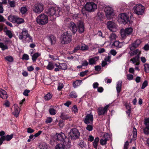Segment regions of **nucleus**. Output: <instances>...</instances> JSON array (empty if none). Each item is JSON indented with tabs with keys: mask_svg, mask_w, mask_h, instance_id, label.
Returning <instances> with one entry per match:
<instances>
[{
	"mask_svg": "<svg viewBox=\"0 0 149 149\" xmlns=\"http://www.w3.org/2000/svg\"><path fill=\"white\" fill-rule=\"evenodd\" d=\"M145 71L146 72H149V65L146 63L144 65Z\"/></svg>",
	"mask_w": 149,
	"mask_h": 149,
	"instance_id": "45",
	"label": "nucleus"
},
{
	"mask_svg": "<svg viewBox=\"0 0 149 149\" xmlns=\"http://www.w3.org/2000/svg\"><path fill=\"white\" fill-rule=\"evenodd\" d=\"M148 85V83L147 81H145L143 84L142 85L141 87L142 89H144Z\"/></svg>",
	"mask_w": 149,
	"mask_h": 149,
	"instance_id": "56",
	"label": "nucleus"
},
{
	"mask_svg": "<svg viewBox=\"0 0 149 149\" xmlns=\"http://www.w3.org/2000/svg\"><path fill=\"white\" fill-rule=\"evenodd\" d=\"M3 105L6 107H9L10 105V103L9 101L6 100L5 101L4 103L3 104Z\"/></svg>",
	"mask_w": 149,
	"mask_h": 149,
	"instance_id": "57",
	"label": "nucleus"
},
{
	"mask_svg": "<svg viewBox=\"0 0 149 149\" xmlns=\"http://www.w3.org/2000/svg\"><path fill=\"white\" fill-rule=\"evenodd\" d=\"M99 141V139L98 137L96 138L93 143L94 147L96 149L97 148V145Z\"/></svg>",
	"mask_w": 149,
	"mask_h": 149,
	"instance_id": "33",
	"label": "nucleus"
},
{
	"mask_svg": "<svg viewBox=\"0 0 149 149\" xmlns=\"http://www.w3.org/2000/svg\"><path fill=\"white\" fill-rule=\"evenodd\" d=\"M18 37L24 43L32 42L33 41L32 37L28 34V31L25 29L22 30V32L19 35Z\"/></svg>",
	"mask_w": 149,
	"mask_h": 149,
	"instance_id": "2",
	"label": "nucleus"
},
{
	"mask_svg": "<svg viewBox=\"0 0 149 149\" xmlns=\"http://www.w3.org/2000/svg\"><path fill=\"white\" fill-rule=\"evenodd\" d=\"M122 85V82L118 81L117 82L116 86L117 92L119 93L121 91V88Z\"/></svg>",
	"mask_w": 149,
	"mask_h": 149,
	"instance_id": "28",
	"label": "nucleus"
},
{
	"mask_svg": "<svg viewBox=\"0 0 149 149\" xmlns=\"http://www.w3.org/2000/svg\"><path fill=\"white\" fill-rule=\"evenodd\" d=\"M48 40L51 45H54L56 42V38L53 35H51L49 37Z\"/></svg>",
	"mask_w": 149,
	"mask_h": 149,
	"instance_id": "24",
	"label": "nucleus"
},
{
	"mask_svg": "<svg viewBox=\"0 0 149 149\" xmlns=\"http://www.w3.org/2000/svg\"><path fill=\"white\" fill-rule=\"evenodd\" d=\"M48 16L44 14H40L37 17L36 19L37 23L41 25L47 24L48 22Z\"/></svg>",
	"mask_w": 149,
	"mask_h": 149,
	"instance_id": "3",
	"label": "nucleus"
},
{
	"mask_svg": "<svg viewBox=\"0 0 149 149\" xmlns=\"http://www.w3.org/2000/svg\"><path fill=\"white\" fill-rule=\"evenodd\" d=\"M133 30V29L131 27L127 28L125 29H121L120 31L121 37L123 39L125 38L127 36L132 34Z\"/></svg>",
	"mask_w": 149,
	"mask_h": 149,
	"instance_id": "8",
	"label": "nucleus"
},
{
	"mask_svg": "<svg viewBox=\"0 0 149 149\" xmlns=\"http://www.w3.org/2000/svg\"><path fill=\"white\" fill-rule=\"evenodd\" d=\"M88 72V70H86L84 71L81 72L79 74V76L81 77H84V76L86 75Z\"/></svg>",
	"mask_w": 149,
	"mask_h": 149,
	"instance_id": "46",
	"label": "nucleus"
},
{
	"mask_svg": "<svg viewBox=\"0 0 149 149\" xmlns=\"http://www.w3.org/2000/svg\"><path fill=\"white\" fill-rule=\"evenodd\" d=\"M69 136L72 139L74 140L78 138L80 135V133L76 128L72 129L69 133Z\"/></svg>",
	"mask_w": 149,
	"mask_h": 149,
	"instance_id": "7",
	"label": "nucleus"
},
{
	"mask_svg": "<svg viewBox=\"0 0 149 149\" xmlns=\"http://www.w3.org/2000/svg\"><path fill=\"white\" fill-rule=\"evenodd\" d=\"M40 149H47V146L45 143H42L40 146Z\"/></svg>",
	"mask_w": 149,
	"mask_h": 149,
	"instance_id": "48",
	"label": "nucleus"
},
{
	"mask_svg": "<svg viewBox=\"0 0 149 149\" xmlns=\"http://www.w3.org/2000/svg\"><path fill=\"white\" fill-rule=\"evenodd\" d=\"M72 36L68 31L65 32L61 36V42L62 44L69 43L72 40Z\"/></svg>",
	"mask_w": 149,
	"mask_h": 149,
	"instance_id": "4",
	"label": "nucleus"
},
{
	"mask_svg": "<svg viewBox=\"0 0 149 149\" xmlns=\"http://www.w3.org/2000/svg\"><path fill=\"white\" fill-rule=\"evenodd\" d=\"M24 22V20L22 18H20L17 16L16 19L15 20V23L18 24H20Z\"/></svg>",
	"mask_w": 149,
	"mask_h": 149,
	"instance_id": "32",
	"label": "nucleus"
},
{
	"mask_svg": "<svg viewBox=\"0 0 149 149\" xmlns=\"http://www.w3.org/2000/svg\"><path fill=\"white\" fill-rule=\"evenodd\" d=\"M63 84L62 83H59L58 86V89L60 91L63 88Z\"/></svg>",
	"mask_w": 149,
	"mask_h": 149,
	"instance_id": "58",
	"label": "nucleus"
},
{
	"mask_svg": "<svg viewBox=\"0 0 149 149\" xmlns=\"http://www.w3.org/2000/svg\"><path fill=\"white\" fill-rule=\"evenodd\" d=\"M109 106V104H108L105 106L104 107H100L98 109L97 113L99 115H104L107 112V109Z\"/></svg>",
	"mask_w": 149,
	"mask_h": 149,
	"instance_id": "15",
	"label": "nucleus"
},
{
	"mask_svg": "<svg viewBox=\"0 0 149 149\" xmlns=\"http://www.w3.org/2000/svg\"><path fill=\"white\" fill-rule=\"evenodd\" d=\"M109 138L110 136L109 134H105L100 140V143L101 145L102 146L106 145L107 143V141L109 140Z\"/></svg>",
	"mask_w": 149,
	"mask_h": 149,
	"instance_id": "16",
	"label": "nucleus"
},
{
	"mask_svg": "<svg viewBox=\"0 0 149 149\" xmlns=\"http://www.w3.org/2000/svg\"><path fill=\"white\" fill-rule=\"evenodd\" d=\"M111 57V56L109 55L105 57V60L106 61L110 62Z\"/></svg>",
	"mask_w": 149,
	"mask_h": 149,
	"instance_id": "61",
	"label": "nucleus"
},
{
	"mask_svg": "<svg viewBox=\"0 0 149 149\" xmlns=\"http://www.w3.org/2000/svg\"><path fill=\"white\" fill-rule=\"evenodd\" d=\"M52 97V95L49 93H48L44 96L45 99L46 100L50 99Z\"/></svg>",
	"mask_w": 149,
	"mask_h": 149,
	"instance_id": "44",
	"label": "nucleus"
},
{
	"mask_svg": "<svg viewBox=\"0 0 149 149\" xmlns=\"http://www.w3.org/2000/svg\"><path fill=\"white\" fill-rule=\"evenodd\" d=\"M145 125L147 128L149 129V119H147L145 121Z\"/></svg>",
	"mask_w": 149,
	"mask_h": 149,
	"instance_id": "59",
	"label": "nucleus"
},
{
	"mask_svg": "<svg viewBox=\"0 0 149 149\" xmlns=\"http://www.w3.org/2000/svg\"><path fill=\"white\" fill-rule=\"evenodd\" d=\"M9 4L10 6L11 7H14L15 6V3L14 1H9Z\"/></svg>",
	"mask_w": 149,
	"mask_h": 149,
	"instance_id": "64",
	"label": "nucleus"
},
{
	"mask_svg": "<svg viewBox=\"0 0 149 149\" xmlns=\"http://www.w3.org/2000/svg\"><path fill=\"white\" fill-rule=\"evenodd\" d=\"M141 43V41L139 39L137 40L134 43L132 44L131 45L132 47H130V49L131 50L133 49L132 48L133 47L135 48L137 47Z\"/></svg>",
	"mask_w": 149,
	"mask_h": 149,
	"instance_id": "25",
	"label": "nucleus"
},
{
	"mask_svg": "<svg viewBox=\"0 0 149 149\" xmlns=\"http://www.w3.org/2000/svg\"><path fill=\"white\" fill-rule=\"evenodd\" d=\"M1 97L3 99H6L8 97L7 93L5 90L1 89Z\"/></svg>",
	"mask_w": 149,
	"mask_h": 149,
	"instance_id": "27",
	"label": "nucleus"
},
{
	"mask_svg": "<svg viewBox=\"0 0 149 149\" xmlns=\"http://www.w3.org/2000/svg\"><path fill=\"white\" fill-rule=\"evenodd\" d=\"M70 97L73 98H76L77 97V95L76 93L74 91L70 93Z\"/></svg>",
	"mask_w": 149,
	"mask_h": 149,
	"instance_id": "47",
	"label": "nucleus"
},
{
	"mask_svg": "<svg viewBox=\"0 0 149 149\" xmlns=\"http://www.w3.org/2000/svg\"><path fill=\"white\" fill-rule=\"evenodd\" d=\"M141 52L138 49H136L131 52V55H137V56L139 55L140 54Z\"/></svg>",
	"mask_w": 149,
	"mask_h": 149,
	"instance_id": "39",
	"label": "nucleus"
},
{
	"mask_svg": "<svg viewBox=\"0 0 149 149\" xmlns=\"http://www.w3.org/2000/svg\"><path fill=\"white\" fill-rule=\"evenodd\" d=\"M5 132L3 131L1 132V145L2 143V141L5 140L9 141L13 137V134L8 135L6 136L4 135Z\"/></svg>",
	"mask_w": 149,
	"mask_h": 149,
	"instance_id": "12",
	"label": "nucleus"
},
{
	"mask_svg": "<svg viewBox=\"0 0 149 149\" xmlns=\"http://www.w3.org/2000/svg\"><path fill=\"white\" fill-rule=\"evenodd\" d=\"M113 43V45L117 47L118 48H121L123 45V44L122 43L118 41H114Z\"/></svg>",
	"mask_w": 149,
	"mask_h": 149,
	"instance_id": "35",
	"label": "nucleus"
},
{
	"mask_svg": "<svg viewBox=\"0 0 149 149\" xmlns=\"http://www.w3.org/2000/svg\"><path fill=\"white\" fill-rule=\"evenodd\" d=\"M65 144L59 143L55 147V149H64Z\"/></svg>",
	"mask_w": 149,
	"mask_h": 149,
	"instance_id": "36",
	"label": "nucleus"
},
{
	"mask_svg": "<svg viewBox=\"0 0 149 149\" xmlns=\"http://www.w3.org/2000/svg\"><path fill=\"white\" fill-rule=\"evenodd\" d=\"M85 8L86 10L92 12L97 9V6L93 2H89L86 3Z\"/></svg>",
	"mask_w": 149,
	"mask_h": 149,
	"instance_id": "10",
	"label": "nucleus"
},
{
	"mask_svg": "<svg viewBox=\"0 0 149 149\" xmlns=\"http://www.w3.org/2000/svg\"><path fill=\"white\" fill-rule=\"evenodd\" d=\"M134 9L136 14L141 15L144 12L145 8L141 4H137L134 7Z\"/></svg>",
	"mask_w": 149,
	"mask_h": 149,
	"instance_id": "6",
	"label": "nucleus"
},
{
	"mask_svg": "<svg viewBox=\"0 0 149 149\" xmlns=\"http://www.w3.org/2000/svg\"><path fill=\"white\" fill-rule=\"evenodd\" d=\"M139 56H136L135 57L131 58L130 60V61L135 65H138L139 64Z\"/></svg>",
	"mask_w": 149,
	"mask_h": 149,
	"instance_id": "23",
	"label": "nucleus"
},
{
	"mask_svg": "<svg viewBox=\"0 0 149 149\" xmlns=\"http://www.w3.org/2000/svg\"><path fill=\"white\" fill-rule=\"evenodd\" d=\"M52 120V119L51 117H48L47 118L45 122L46 123H51Z\"/></svg>",
	"mask_w": 149,
	"mask_h": 149,
	"instance_id": "60",
	"label": "nucleus"
},
{
	"mask_svg": "<svg viewBox=\"0 0 149 149\" xmlns=\"http://www.w3.org/2000/svg\"><path fill=\"white\" fill-rule=\"evenodd\" d=\"M55 66L56 67L54 69L55 71L58 72L61 70V66L59 63H55Z\"/></svg>",
	"mask_w": 149,
	"mask_h": 149,
	"instance_id": "31",
	"label": "nucleus"
},
{
	"mask_svg": "<svg viewBox=\"0 0 149 149\" xmlns=\"http://www.w3.org/2000/svg\"><path fill=\"white\" fill-rule=\"evenodd\" d=\"M44 6L40 3L35 4L33 8V11L36 13H40L44 10Z\"/></svg>",
	"mask_w": 149,
	"mask_h": 149,
	"instance_id": "9",
	"label": "nucleus"
},
{
	"mask_svg": "<svg viewBox=\"0 0 149 149\" xmlns=\"http://www.w3.org/2000/svg\"><path fill=\"white\" fill-rule=\"evenodd\" d=\"M4 32H5L6 35H7L10 38H11L13 37V35L11 31L8 30H4Z\"/></svg>",
	"mask_w": 149,
	"mask_h": 149,
	"instance_id": "38",
	"label": "nucleus"
},
{
	"mask_svg": "<svg viewBox=\"0 0 149 149\" xmlns=\"http://www.w3.org/2000/svg\"><path fill=\"white\" fill-rule=\"evenodd\" d=\"M5 59L7 61L10 62H13V57L10 56H6L5 58Z\"/></svg>",
	"mask_w": 149,
	"mask_h": 149,
	"instance_id": "41",
	"label": "nucleus"
},
{
	"mask_svg": "<svg viewBox=\"0 0 149 149\" xmlns=\"http://www.w3.org/2000/svg\"><path fill=\"white\" fill-rule=\"evenodd\" d=\"M82 82L81 80H76L73 83V86L74 88H76L77 86H79L82 83Z\"/></svg>",
	"mask_w": 149,
	"mask_h": 149,
	"instance_id": "30",
	"label": "nucleus"
},
{
	"mask_svg": "<svg viewBox=\"0 0 149 149\" xmlns=\"http://www.w3.org/2000/svg\"><path fill=\"white\" fill-rule=\"evenodd\" d=\"M17 17V16L14 15H10L8 18V20L13 23H15V20Z\"/></svg>",
	"mask_w": 149,
	"mask_h": 149,
	"instance_id": "29",
	"label": "nucleus"
},
{
	"mask_svg": "<svg viewBox=\"0 0 149 149\" xmlns=\"http://www.w3.org/2000/svg\"><path fill=\"white\" fill-rule=\"evenodd\" d=\"M86 129L88 131H91L93 129V126L91 125H88Z\"/></svg>",
	"mask_w": 149,
	"mask_h": 149,
	"instance_id": "49",
	"label": "nucleus"
},
{
	"mask_svg": "<svg viewBox=\"0 0 149 149\" xmlns=\"http://www.w3.org/2000/svg\"><path fill=\"white\" fill-rule=\"evenodd\" d=\"M69 28L72 32L74 34L77 31V28L76 24L73 22H71L69 24Z\"/></svg>",
	"mask_w": 149,
	"mask_h": 149,
	"instance_id": "19",
	"label": "nucleus"
},
{
	"mask_svg": "<svg viewBox=\"0 0 149 149\" xmlns=\"http://www.w3.org/2000/svg\"><path fill=\"white\" fill-rule=\"evenodd\" d=\"M81 49L82 50H87L88 49V47L87 46L85 45H83L81 47Z\"/></svg>",
	"mask_w": 149,
	"mask_h": 149,
	"instance_id": "51",
	"label": "nucleus"
},
{
	"mask_svg": "<svg viewBox=\"0 0 149 149\" xmlns=\"http://www.w3.org/2000/svg\"><path fill=\"white\" fill-rule=\"evenodd\" d=\"M133 140H135L137 136V131L136 129L135 128V127H133Z\"/></svg>",
	"mask_w": 149,
	"mask_h": 149,
	"instance_id": "40",
	"label": "nucleus"
},
{
	"mask_svg": "<svg viewBox=\"0 0 149 149\" xmlns=\"http://www.w3.org/2000/svg\"><path fill=\"white\" fill-rule=\"evenodd\" d=\"M104 11L106 13V17L107 19H109L112 18L113 15V10L110 7L105 8Z\"/></svg>",
	"mask_w": 149,
	"mask_h": 149,
	"instance_id": "13",
	"label": "nucleus"
},
{
	"mask_svg": "<svg viewBox=\"0 0 149 149\" xmlns=\"http://www.w3.org/2000/svg\"><path fill=\"white\" fill-rule=\"evenodd\" d=\"M72 111L74 113H76L78 112V109L76 105L74 106L72 108Z\"/></svg>",
	"mask_w": 149,
	"mask_h": 149,
	"instance_id": "52",
	"label": "nucleus"
},
{
	"mask_svg": "<svg viewBox=\"0 0 149 149\" xmlns=\"http://www.w3.org/2000/svg\"><path fill=\"white\" fill-rule=\"evenodd\" d=\"M27 8L25 7H22L20 9V12L22 14H25L27 11Z\"/></svg>",
	"mask_w": 149,
	"mask_h": 149,
	"instance_id": "43",
	"label": "nucleus"
},
{
	"mask_svg": "<svg viewBox=\"0 0 149 149\" xmlns=\"http://www.w3.org/2000/svg\"><path fill=\"white\" fill-rule=\"evenodd\" d=\"M99 57L98 56H95L89 60L90 65H93L96 63V62L98 60Z\"/></svg>",
	"mask_w": 149,
	"mask_h": 149,
	"instance_id": "21",
	"label": "nucleus"
},
{
	"mask_svg": "<svg viewBox=\"0 0 149 149\" xmlns=\"http://www.w3.org/2000/svg\"><path fill=\"white\" fill-rule=\"evenodd\" d=\"M1 48L2 50L4 51L8 49V47L6 44L1 43Z\"/></svg>",
	"mask_w": 149,
	"mask_h": 149,
	"instance_id": "37",
	"label": "nucleus"
},
{
	"mask_svg": "<svg viewBox=\"0 0 149 149\" xmlns=\"http://www.w3.org/2000/svg\"><path fill=\"white\" fill-rule=\"evenodd\" d=\"M78 31L79 33H83L84 31V23L81 21L79 22L77 24Z\"/></svg>",
	"mask_w": 149,
	"mask_h": 149,
	"instance_id": "18",
	"label": "nucleus"
},
{
	"mask_svg": "<svg viewBox=\"0 0 149 149\" xmlns=\"http://www.w3.org/2000/svg\"><path fill=\"white\" fill-rule=\"evenodd\" d=\"M107 28L110 31L116 32L118 30L117 26L114 22L109 21L107 22Z\"/></svg>",
	"mask_w": 149,
	"mask_h": 149,
	"instance_id": "11",
	"label": "nucleus"
},
{
	"mask_svg": "<svg viewBox=\"0 0 149 149\" xmlns=\"http://www.w3.org/2000/svg\"><path fill=\"white\" fill-rule=\"evenodd\" d=\"M22 59H23L28 60L29 59V56L27 54H24L22 56Z\"/></svg>",
	"mask_w": 149,
	"mask_h": 149,
	"instance_id": "54",
	"label": "nucleus"
},
{
	"mask_svg": "<svg viewBox=\"0 0 149 149\" xmlns=\"http://www.w3.org/2000/svg\"><path fill=\"white\" fill-rule=\"evenodd\" d=\"M54 141L56 140L62 141L64 144H65L68 141V139L66 138L65 134L62 132L60 134H56L54 136Z\"/></svg>",
	"mask_w": 149,
	"mask_h": 149,
	"instance_id": "5",
	"label": "nucleus"
},
{
	"mask_svg": "<svg viewBox=\"0 0 149 149\" xmlns=\"http://www.w3.org/2000/svg\"><path fill=\"white\" fill-rule=\"evenodd\" d=\"M120 20L124 24L127 23L129 20V17L125 13L121 14L120 16Z\"/></svg>",
	"mask_w": 149,
	"mask_h": 149,
	"instance_id": "17",
	"label": "nucleus"
},
{
	"mask_svg": "<svg viewBox=\"0 0 149 149\" xmlns=\"http://www.w3.org/2000/svg\"><path fill=\"white\" fill-rule=\"evenodd\" d=\"M144 133L146 134H149V129L146 127L143 129Z\"/></svg>",
	"mask_w": 149,
	"mask_h": 149,
	"instance_id": "63",
	"label": "nucleus"
},
{
	"mask_svg": "<svg viewBox=\"0 0 149 149\" xmlns=\"http://www.w3.org/2000/svg\"><path fill=\"white\" fill-rule=\"evenodd\" d=\"M30 91L29 90H25L24 91L23 94L24 95L26 96H28V93L30 92Z\"/></svg>",
	"mask_w": 149,
	"mask_h": 149,
	"instance_id": "55",
	"label": "nucleus"
},
{
	"mask_svg": "<svg viewBox=\"0 0 149 149\" xmlns=\"http://www.w3.org/2000/svg\"><path fill=\"white\" fill-rule=\"evenodd\" d=\"M93 120V116L91 113L86 115L84 120V122L86 124H92Z\"/></svg>",
	"mask_w": 149,
	"mask_h": 149,
	"instance_id": "14",
	"label": "nucleus"
},
{
	"mask_svg": "<svg viewBox=\"0 0 149 149\" xmlns=\"http://www.w3.org/2000/svg\"><path fill=\"white\" fill-rule=\"evenodd\" d=\"M55 63L52 62H49L48 65L46 66V69L47 70H52L54 68Z\"/></svg>",
	"mask_w": 149,
	"mask_h": 149,
	"instance_id": "22",
	"label": "nucleus"
},
{
	"mask_svg": "<svg viewBox=\"0 0 149 149\" xmlns=\"http://www.w3.org/2000/svg\"><path fill=\"white\" fill-rule=\"evenodd\" d=\"M14 110L13 113V114L16 117H18L19 114V109L18 106L16 104L14 105Z\"/></svg>",
	"mask_w": 149,
	"mask_h": 149,
	"instance_id": "20",
	"label": "nucleus"
},
{
	"mask_svg": "<svg viewBox=\"0 0 149 149\" xmlns=\"http://www.w3.org/2000/svg\"><path fill=\"white\" fill-rule=\"evenodd\" d=\"M127 79L129 80H132L133 78V76L131 74H128L127 75Z\"/></svg>",
	"mask_w": 149,
	"mask_h": 149,
	"instance_id": "62",
	"label": "nucleus"
},
{
	"mask_svg": "<svg viewBox=\"0 0 149 149\" xmlns=\"http://www.w3.org/2000/svg\"><path fill=\"white\" fill-rule=\"evenodd\" d=\"M40 54L39 53H36L32 56V59L33 61H35L36 59L40 55Z\"/></svg>",
	"mask_w": 149,
	"mask_h": 149,
	"instance_id": "34",
	"label": "nucleus"
},
{
	"mask_svg": "<svg viewBox=\"0 0 149 149\" xmlns=\"http://www.w3.org/2000/svg\"><path fill=\"white\" fill-rule=\"evenodd\" d=\"M79 145L81 148H83L85 147L86 145L84 142L81 141L79 143Z\"/></svg>",
	"mask_w": 149,
	"mask_h": 149,
	"instance_id": "50",
	"label": "nucleus"
},
{
	"mask_svg": "<svg viewBox=\"0 0 149 149\" xmlns=\"http://www.w3.org/2000/svg\"><path fill=\"white\" fill-rule=\"evenodd\" d=\"M118 38L117 36L114 33H112L110 34L109 36V38L110 41L112 42H114Z\"/></svg>",
	"mask_w": 149,
	"mask_h": 149,
	"instance_id": "26",
	"label": "nucleus"
},
{
	"mask_svg": "<svg viewBox=\"0 0 149 149\" xmlns=\"http://www.w3.org/2000/svg\"><path fill=\"white\" fill-rule=\"evenodd\" d=\"M49 112L51 115H55L56 111L53 108H51L49 109Z\"/></svg>",
	"mask_w": 149,
	"mask_h": 149,
	"instance_id": "53",
	"label": "nucleus"
},
{
	"mask_svg": "<svg viewBox=\"0 0 149 149\" xmlns=\"http://www.w3.org/2000/svg\"><path fill=\"white\" fill-rule=\"evenodd\" d=\"M60 10V8L53 7L49 8L46 10V13L49 17L51 20L53 21L56 17L59 16Z\"/></svg>",
	"mask_w": 149,
	"mask_h": 149,
	"instance_id": "1",
	"label": "nucleus"
},
{
	"mask_svg": "<svg viewBox=\"0 0 149 149\" xmlns=\"http://www.w3.org/2000/svg\"><path fill=\"white\" fill-rule=\"evenodd\" d=\"M60 64L61 70H65L67 69V65L66 63H63Z\"/></svg>",
	"mask_w": 149,
	"mask_h": 149,
	"instance_id": "42",
	"label": "nucleus"
}]
</instances>
